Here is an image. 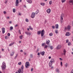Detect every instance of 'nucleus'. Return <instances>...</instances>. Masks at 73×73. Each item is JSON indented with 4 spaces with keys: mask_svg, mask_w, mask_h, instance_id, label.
<instances>
[{
    "mask_svg": "<svg viewBox=\"0 0 73 73\" xmlns=\"http://www.w3.org/2000/svg\"><path fill=\"white\" fill-rule=\"evenodd\" d=\"M21 69H19V70H18V73H23V72H24V71H23V69H24V66H23V65H22V66L21 68Z\"/></svg>",
    "mask_w": 73,
    "mask_h": 73,
    "instance_id": "obj_1",
    "label": "nucleus"
},
{
    "mask_svg": "<svg viewBox=\"0 0 73 73\" xmlns=\"http://www.w3.org/2000/svg\"><path fill=\"white\" fill-rule=\"evenodd\" d=\"M1 67L2 68V69L3 70L4 69H5V68H6V65L5 64V62H3Z\"/></svg>",
    "mask_w": 73,
    "mask_h": 73,
    "instance_id": "obj_2",
    "label": "nucleus"
},
{
    "mask_svg": "<svg viewBox=\"0 0 73 73\" xmlns=\"http://www.w3.org/2000/svg\"><path fill=\"white\" fill-rule=\"evenodd\" d=\"M30 66L29 64V62H27L25 64V67L26 68H28V67H29Z\"/></svg>",
    "mask_w": 73,
    "mask_h": 73,
    "instance_id": "obj_3",
    "label": "nucleus"
},
{
    "mask_svg": "<svg viewBox=\"0 0 73 73\" xmlns=\"http://www.w3.org/2000/svg\"><path fill=\"white\" fill-rule=\"evenodd\" d=\"M70 29V26L68 25V26L67 27H65V30H68V31H69V29Z\"/></svg>",
    "mask_w": 73,
    "mask_h": 73,
    "instance_id": "obj_4",
    "label": "nucleus"
},
{
    "mask_svg": "<svg viewBox=\"0 0 73 73\" xmlns=\"http://www.w3.org/2000/svg\"><path fill=\"white\" fill-rule=\"evenodd\" d=\"M45 33V31H44V30H42L41 31V36L42 37L44 35V33Z\"/></svg>",
    "mask_w": 73,
    "mask_h": 73,
    "instance_id": "obj_5",
    "label": "nucleus"
},
{
    "mask_svg": "<svg viewBox=\"0 0 73 73\" xmlns=\"http://www.w3.org/2000/svg\"><path fill=\"white\" fill-rule=\"evenodd\" d=\"M51 12V10L50 9H48L46 10V12L47 13L49 14Z\"/></svg>",
    "mask_w": 73,
    "mask_h": 73,
    "instance_id": "obj_6",
    "label": "nucleus"
},
{
    "mask_svg": "<svg viewBox=\"0 0 73 73\" xmlns=\"http://www.w3.org/2000/svg\"><path fill=\"white\" fill-rule=\"evenodd\" d=\"M35 13H33L31 15V17L32 18H34L35 16Z\"/></svg>",
    "mask_w": 73,
    "mask_h": 73,
    "instance_id": "obj_7",
    "label": "nucleus"
},
{
    "mask_svg": "<svg viewBox=\"0 0 73 73\" xmlns=\"http://www.w3.org/2000/svg\"><path fill=\"white\" fill-rule=\"evenodd\" d=\"M70 5H73V0H70L69 2Z\"/></svg>",
    "mask_w": 73,
    "mask_h": 73,
    "instance_id": "obj_8",
    "label": "nucleus"
},
{
    "mask_svg": "<svg viewBox=\"0 0 73 73\" xmlns=\"http://www.w3.org/2000/svg\"><path fill=\"white\" fill-rule=\"evenodd\" d=\"M40 54L42 55V56H44L45 55V51H43L40 52Z\"/></svg>",
    "mask_w": 73,
    "mask_h": 73,
    "instance_id": "obj_9",
    "label": "nucleus"
},
{
    "mask_svg": "<svg viewBox=\"0 0 73 73\" xmlns=\"http://www.w3.org/2000/svg\"><path fill=\"white\" fill-rule=\"evenodd\" d=\"M27 3H30V4H32V1L31 0H27Z\"/></svg>",
    "mask_w": 73,
    "mask_h": 73,
    "instance_id": "obj_10",
    "label": "nucleus"
},
{
    "mask_svg": "<svg viewBox=\"0 0 73 73\" xmlns=\"http://www.w3.org/2000/svg\"><path fill=\"white\" fill-rule=\"evenodd\" d=\"M25 33H26V34H27V35H31V33L27 31L25 32Z\"/></svg>",
    "mask_w": 73,
    "mask_h": 73,
    "instance_id": "obj_11",
    "label": "nucleus"
},
{
    "mask_svg": "<svg viewBox=\"0 0 73 73\" xmlns=\"http://www.w3.org/2000/svg\"><path fill=\"white\" fill-rule=\"evenodd\" d=\"M2 33L4 34V33H5V28H2Z\"/></svg>",
    "mask_w": 73,
    "mask_h": 73,
    "instance_id": "obj_12",
    "label": "nucleus"
},
{
    "mask_svg": "<svg viewBox=\"0 0 73 73\" xmlns=\"http://www.w3.org/2000/svg\"><path fill=\"white\" fill-rule=\"evenodd\" d=\"M61 48V46L60 45H58V46L56 47V49H59Z\"/></svg>",
    "mask_w": 73,
    "mask_h": 73,
    "instance_id": "obj_13",
    "label": "nucleus"
},
{
    "mask_svg": "<svg viewBox=\"0 0 73 73\" xmlns=\"http://www.w3.org/2000/svg\"><path fill=\"white\" fill-rule=\"evenodd\" d=\"M70 33L69 32H67L66 34V36H70Z\"/></svg>",
    "mask_w": 73,
    "mask_h": 73,
    "instance_id": "obj_14",
    "label": "nucleus"
},
{
    "mask_svg": "<svg viewBox=\"0 0 73 73\" xmlns=\"http://www.w3.org/2000/svg\"><path fill=\"white\" fill-rule=\"evenodd\" d=\"M49 65L50 67H51L52 65V62H50L49 63Z\"/></svg>",
    "mask_w": 73,
    "mask_h": 73,
    "instance_id": "obj_15",
    "label": "nucleus"
},
{
    "mask_svg": "<svg viewBox=\"0 0 73 73\" xmlns=\"http://www.w3.org/2000/svg\"><path fill=\"white\" fill-rule=\"evenodd\" d=\"M18 4H19V0H16V5L18 6Z\"/></svg>",
    "mask_w": 73,
    "mask_h": 73,
    "instance_id": "obj_16",
    "label": "nucleus"
},
{
    "mask_svg": "<svg viewBox=\"0 0 73 73\" xmlns=\"http://www.w3.org/2000/svg\"><path fill=\"white\" fill-rule=\"evenodd\" d=\"M49 42H50V40H46V44L48 45L49 44Z\"/></svg>",
    "mask_w": 73,
    "mask_h": 73,
    "instance_id": "obj_17",
    "label": "nucleus"
},
{
    "mask_svg": "<svg viewBox=\"0 0 73 73\" xmlns=\"http://www.w3.org/2000/svg\"><path fill=\"white\" fill-rule=\"evenodd\" d=\"M14 53H15V52H14V51H13L11 53V54H10V56H13Z\"/></svg>",
    "mask_w": 73,
    "mask_h": 73,
    "instance_id": "obj_18",
    "label": "nucleus"
},
{
    "mask_svg": "<svg viewBox=\"0 0 73 73\" xmlns=\"http://www.w3.org/2000/svg\"><path fill=\"white\" fill-rule=\"evenodd\" d=\"M63 52L64 55H65V54L66 53V51L65 49H64L63 50Z\"/></svg>",
    "mask_w": 73,
    "mask_h": 73,
    "instance_id": "obj_19",
    "label": "nucleus"
},
{
    "mask_svg": "<svg viewBox=\"0 0 73 73\" xmlns=\"http://www.w3.org/2000/svg\"><path fill=\"white\" fill-rule=\"evenodd\" d=\"M55 27L56 29H58V25L56 24L55 25Z\"/></svg>",
    "mask_w": 73,
    "mask_h": 73,
    "instance_id": "obj_20",
    "label": "nucleus"
},
{
    "mask_svg": "<svg viewBox=\"0 0 73 73\" xmlns=\"http://www.w3.org/2000/svg\"><path fill=\"white\" fill-rule=\"evenodd\" d=\"M41 31H38L37 32V34L38 35H40L41 34Z\"/></svg>",
    "mask_w": 73,
    "mask_h": 73,
    "instance_id": "obj_21",
    "label": "nucleus"
},
{
    "mask_svg": "<svg viewBox=\"0 0 73 73\" xmlns=\"http://www.w3.org/2000/svg\"><path fill=\"white\" fill-rule=\"evenodd\" d=\"M39 12V10H37L35 12V13L36 14H38V13Z\"/></svg>",
    "mask_w": 73,
    "mask_h": 73,
    "instance_id": "obj_22",
    "label": "nucleus"
},
{
    "mask_svg": "<svg viewBox=\"0 0 73 73\" xmlns=\"http://www.w3.org/2000/svg\"><path fill=\"white\" fill-rule=\"evenodd\" d=\"M50 62H54V59H51Z\"/></svg>",
    "mask_w": 73,
    "mask_h": 73,
    "instance_id": "obj_23",
    "label": "nucleus"
},
{
    "mask_svg": "<svg viewBox=\"0 0 73 73\" xmlns=\"http://www.w3.org/2000/svg\"><path fill=\"white\" fill-rule=\"evenodd\" d=\"M13 44H14V42H12L11 44H9V46H11V45H13Z\"/></svg>",
    "mask_w": 73,
    "mask_h": 73,
    "instance_id": "obj_24",
    "label": "nucleus"
},
{
    "mask_svg": "<svg viewBox=\"0 0 73 73\" xmlns=\"http://www.w3.org/2000/svg\"><path fill=\"white\" fill-rule=\"evenodd\" d=\"M49 35L50 36H53V33H50Z\"/></svg>",
    "mask_w": 73,
    "mask_h": 73,
    "instance_id": "obj_25",
    "label": "nucleus"
},
{
    "mask_svg": "<svg viewBox=\"0 0 73 73\" xmlns=\"http://www.w3.org/2000/svg\"><path fill=\"white\" fill-rule=\"evenodd\" d=\"M40 5H41L44 6L45 5V3H40Z\"/></svg>",
    "mask_w": 73,
    "mask_h": 73,
    "instance_id": "obj_26",
    "label": "nucleus"
},
{
    "mask_svg": "<svg viewBox=\"0 0 73 73\" xmlns=\"http://www.w3.org/2000/svg\"><path fill=\"white\" fill-rule=\"evenodd\" d=\"M71 45V42H68V46H69V45Z\"/></svg>",
    "mask_w": 73,
    "mask_h": 73,
    "instance_id": "obj_27",
    "label": "nucleus"
},
{
    "mask_svg": "<svg viewBox=\"0 0 73 73\" xmlns=\"http://www.w3.org/2000/svg\"><path fill=\"white\" fill-rule=\"evenodd\" d=\"M29 29H30L31 30H33V28H32L31 27V26H29Z\"/></svg>",
    "mask_w": 73,
    "mask_h": 73,
    "instance_id": "obj_28",
    "label": "nucleus"
},
{
    "mask_svg": "<svg viewBox=\"0 0 73 73\" xmlns=\"http://www.w3.org/2000/svg\"><path fill=\"white\" fill-rule=\"evenodd\" d=\"M65 67H66H66H67V66H68V64L67 63H66L65 64Z\"/></svg>",
    "mask_w": 73,
    "mask_h": 73,
    "instance_id": "obj_29",
    "label": "nucleus"
},
{
    "mask_svg": "<svg viewBox=\"0 0 73 73\" xmlns=\"http://www.w3.org/2000/svg\"><path fill=\"white\" fill-rule=\"evenodd\" d=\"M52 1H49V4L50 5H51V4H52Z\"/></svg>",
    "mask_w": 73,
    "mask_h": 73,
    "instance_id": "obj_30",
    "label": "nucleus"
},
{
    "mask_svg": "<svg viewBox=\"0 0 73 73\" xmlns=\"http://www.w3.org/2000/svg\"><path fill=\"white\" fill-rule=\"evenodd\" d=\"M62 3H65V1H66V0H62Z\"/></svg>",
    "mask_w": 73,
    "mask_h": 73,
    "instance_id": "obj_31",
    "label": "nucleus"
},
{
    "mask_svg": "<svg viewBox=\"0 0 73 73\" xmlns=\"http://www.w3.org/2000/svg\"><path fill=\"white\" fill-rule=\"evenodd\" d=\"M13 12L14 13L16 12V9H13Z\"/></svg>",
    "mask_w": 73,
    "mask_h": 73,
    "instance_id": "obj_32",
    "label": "nucleus"
},
{
    "mask_svg": "<svg viewBox=\"0 0 73 73\" xmlns=\"http://www.w3.org/2000/svg\"><path fill=\"white\" fill-rule=\"evenodd\" d=\"M10 30L11 31V30H12V29H13V27H10Z\"/></svg>",
    "mask_w": 73,
    "mask_h": 73,
    "instance_id": "obj_33",
    "label": "nucleus"
},
{
    "mask_svg": "<svg viewBox=\"0 0 73 73\" xmlns=\"http://www.w3.org/2000/svg\"><path fill=\"white\" fill-rule=\"evenodd\" d=\"M23 35H21L20 36V39H22V38H23Z\"/></svg>",
    "mask_w": 73,
    "mask_h": 73,
    "instance_id": "obj_34",
    "label": "nucleus"
},
{
    "mask_svg": "<svg viewBox=\"0 0 73 73\" xmlns=\"http://www.w3.org/2000/svg\"><path fill=\"white\" fill-rule=\"evenodd\" d=\"M56 72H59V70L58 69H56Z\"/></svg>",
    "mask_w": 73,
    "mask_h": 73,
    "instance_id": "obj_35",
    "label": "nucleus"
},
{
    "mask_svg": "<svg viewBox=\"0 0 73 73\" xmlns=\"http://www.w3.org/2000/svg\"><path fill=\"white\" fill-rule=\"evenodd\" d=\"M25 21L26 22H28L29 21V20L27 19H25Z\"/></svg>",
    "mask_w": 73,
    "mask_h": 73,
    "instance_id": "obj_36",
    "label": "nucleus"
},
{
    "mask_svg": "<svg viewBox=\"0 0 73 73\" xmlns=\"http://www.w3.org/2000/svg\"><path fill=\"white\" fill-rule=\"evenodd\" d=\"M7 2H8V0H6V1L5 2V4H7Z\"/></svg>",
    "mask_w": 73,
    "mask_h": 73,
    "instance_id": "obj_37",
    "label": "nucleus"
},
{
    "mask_svg": "<svg viewBox=\"0 0 73 73\" xmlns=\"http://www.w3.org/2000/svg\"><path fill=\"white\" fill-rule=\"evenodd\" d=\"M50 48L51 49H53V46H50Z\"/></svg>",
    "mask_w": 73,
    "mask_h": 73,
    "instance_id": "obj_38",
    "label": "nucleus"
},
{
    "mask_svg": "<svg viewBox=\"0 0 73 73\" xmlns=\"http://www.w3.org/2000/svg\"><path fill=\"white\" fill-rule=\"evenodd\" d=\"M60 65L61 66H62V62H60Z\"/></svg>",
    "mask_w": 73,
    "mask_h": 73,
    "instance_id": "obj_39",
    "label": "nucleus"
},
{
    "mask_svg": "<svg viewBox=\"0 0 73 73\" xmlns=\"http://www.w3.org/2000/svg\"><path fill=\"white\" fill-rule=\"evenodd\" d=\"M18 64L19 65H21V62H20L18 63Z\"/></svg>",
    "mask_w": 73,
    "mask_h": 73,
    "instance_id": "obj_40",
    "label": "nucleus"
},
{
    "mask_svg": "<svg viewBox=\"0 0 73 73\" xmlns=\"http://www.w3.org/2000/svg\"><path fill=\"white\" fill-rule=\"evenodd\" d=\"M55 32L56 33H58V31L57 30H55Z\"/></svg>",
    "mask_w": 73,
    "mask_h": 73,
    "instance_id": "obj_41",
    "label": "nucleus"
},
{
    "mask_svg": "<svg viewBox=\"0 0 73 73\" xmlns=\"http://www.w3.org/2000/svg\"><path fill=\"white\" fill-rule=\"evenodd\" d=\"M47 45H46L44 47V48H47Z\"/></svg>",
    "mask_w": 73,
    "mask_h": 73,
    "instance_id": "obj_42",
    "label": "nucleus"
},
{
    "mask_svg": "<svg viewBox=\"0 0 73 73\" xmlns=\"http://www.w3.org/2000/svg\"><path fill=\"white\" fill-rule=\"evenodd\" d=\"M19 33L20 34H21V32L20 31V30H19L18 31Z\"/></svg>",
    "mask_w": 73,
    "mask_h": 73,
    "instance_id": "obj_43",
    "label": "nucleus"
},
{
    "mask_svg": "<svg viewBox=\"0 0 73 73\" xmlns=\"http://www.w3.org/2000/svg\"><path fill=\"white\" fill-rule=\"evenodd\" d=\"M39 50H38V49H37V50L36 51V53H37V52H38Z\"/></svg>",
    "mask_w": 73,
    "mask_h": 73,
    "instance_id": "obj_44",
    "label": "nucleus"
},
{
    "mask_svg": "<svg viewBox=\"0 0 73 73\" xmlns=\"http://www.w3.org/2000/svg\"><path fill=\"white\" fill-rule=\"evenodd\" d=\"M69 41V40H68V39L66 41V42L67 43Z\"/></svg>",
    "mask_w": 73,
    "mask_h": 73,
    "instance_id": "obj_45",
    "label": "nucleus"
},
{
    "mask_svg": "<svg viewBox=\"0 0 73 73\" xmlns=\"http://www.w3.org/2000/svg\"><path fill=\"white\" fill-rule=\"evenodd\" d=\"M45 45V44L43 43L42 44V46H44Z\"/></svg>",
    "mask_w": 73,
    "mask_h": 73,
    "instance_id": "obj_46",
    "label": "nucleus"
},
{
    "mask_svg": "<svg viewBox=\"0 0 73 73\" xmlns=\"http://www.w3.org/2000/svg\"><path fill=\"white\" fill-rule=\"evenodd\" d=\"M61 17L62 20H63V18H62V15L61 16Z\"/></svg>",
    "mask_w": 73,
    "mask_h": 73,
    "instance_id": "obj_47",
    "label": "nucleus"
},
{
    "mask_svg": "<svg viewBox=\"0 0 73 73\" xmlns=\"http://www.w3.org/2000/svg\"><path fill=\"white\" fill-rule=\"evenodd\" d=\"M30 57H33V55H32V54H31Z\"/></svg>",
    "mask_w": 73,
    "mask_h": 73,
    "instance_id": "obj_48",
    "label": "nucleus"
},
{
    "mask_svg": "<svg viewBox=\"0 0 73 73\" xmlns=\"http://www.w3.org/2000/svg\"><path fill=\"white\" fill-rule=\"evenodd\" d=\"M3 13H4V14H6V13H7V12H6V11H4L3 12Z\"/></svg>",
    "mask_w": 73,
    "mask_h": 73,
    "instance_id": "obj_49",
    "label": "nucleus"
},
{
    "mask_svg": "<svg viewBox=\"0 0 73 73\" xmlns=\"http://www.w3.org/2000/svg\"><path fill=\"white\" fill-rule=\"evenodd\" d=\"M40 53H39V52H38L37 55H38V56H40Z\"/></svg>",
    "mask_w": 73,
    "mask_h": 73,
    "instance_id": "obj_50",
    "label": "nucleus"
},
{
    "mask_svg": "<svg viewBox=\"0 0 73 73\" xmlns=\"http://www.w3.org/2000/svg\"><path fill=\"white\" fill-rule=\"evenodd\" d=\"M52 28H53V29H54V26H52Z\"/></svg>",
    "mask_w": 73,
    "mask_h": 73,
    "instance_id": "obj_51",
    "label": "nucleus"
},
{
    "mask_svg": "<svg viewBox=\"0 0 73 73\" xmlns=\"http://www.w3.org/2000/svg\"><path fill=\"white\" fill-rule=\"evenodd\" d=\"M10 33H8V36H10Z\"/></svg>",
    "mask_w": 73,
    "mask_h": 73,
    "instance_id": "obj_52",
    "label": "nucleus"
},
{
    "mask_svg": "<svg viewBox=\"0 0 73 73\" xmlns=\"http://www.w3.org/2000/svg\"><path fill=\"white\" fill-rule=\"evenodd\" d=\"M59 60H60L61 61H62V59L61 58H59Z\"/></svg>",
    "mask_w": 73,
    "mask_h": 73,
    "instance_id": "obj_53",
    "label": "nucleus"
},
{
    "mask_svg": "<svg viewBox=\"0 0 73 73\" xmlns=\"http://www.w3.org/2000/svg\"><path fill=\"white\" fill-rule=\"evenodd\" d=\"M33 68H31V71H33Z\"/></svg>",
    "mask_w": 73,
    "mask_h": 73,
    "instance_id": "obj_54",
    "label": "nucleus"
},
{
    "mask_svg": "<svg viewBox=\"0 0 73 73\" xmlns=\"http://www.w3.org/2000/svg\"><path fill=\"white\" fill-rule=\"evenodd\" d=\"M46 20L44 21V24H46Z\"/></svg>",
    "mask_w": 73,
    "mask_h": 73,
    "instance_id": "obj_55",
    "label": "nucleus"
},
{
    "mask_svg": "<svg viewBox=\"0 0 73 73\" xmlns=\"http://www.w3.org/2000/svg\"><path fill=\"white\" fill-rule=\"evenodd\" d=\"M23 51L22 50H20V52H23Z\"/></svg>",
    "mask_w": 73,
    "mask_h": 73,
    "instance_id": "obj_56",
    "label": "nucleus"
},
{
    "mask_svg": "<svg viewBox=\"0 0 73 73\" xmlns=\"http://www.w3.org/2000/svg\"><path fill=\"white\" fill-rule=\"evenodd\" d=\"M48 58H49V59H50L51 58V57H50V56H49V57H48Z\"/></svg>",
    "mask_w": 73,
    "mask_h": 73,
    "instance_id": "obj_57",
    "label": "nucleus"
},
{
    "mask_svg": "<svg viewBox=\"0 0 73 73\" xmlns=\"http://www.w3.org/2000/svg\"><path fill=\"white\" fill-rule=\"evenodd\" d=\"M9 24H12V22L11 21H10L9 22Z\"/></svg>",
    "mask_w": 73,
    "mask_h": 73,
    "instance_id": "obj_58",
    "label": "nucleus"
},
{
    "mask_svg": "<svg viewBox=\"0 0 73 73\" xmlns=\"http://www.w3.org/2000/svg\"><path fill=\"white\" fill-rule=\"evenodd\" d=\"M17 26H18V25H16L15 26V27H17Z\"/></svg>",
    "mask_w": 73,
    "mask_h": 73,
    "instance_id": "obj_59",
    "label": "nucleus"
},
{
    "mask_svg": "<svg viewBox=\"0 0 73 73\" xmlns=\"http://www.w3.org/2000/svg\"><path fill=\"white\" fill-rule=\"evenodd\" d=\"M19 16H21V14L20 13H19Z\"/></svg>",
    "mask_w": 73,
    "mask_h": 73,
    "instance_id": "obj_60",
    "label": "nucleus"
},
{
    "mask_svg": "<svg viewBox=\"0 0 73 73\" xmlns=\"http://www.w3.org/2000/svg\"><path fill=\"white\" fill-rule=\"evenodd\" d=\"M24 54H25V55H26V54H27V53H24Z\"/></svg>",
    "mask_w": 73,
    "mask_h": 73,
    "instance_id": "obj_61",
    "label": "nucleus"
},
{
    "mask_svg": "<svg viewBox=\"0 0 73 73\" xmlns=\"http://www.w3.org/2000/svg\"><path fill=\"white\" fill-rule=\"evenodd\" d=\"M7 19H9V17H7Z\"/></svg>",
    "mask_w": 73,
    "mask_h": 73,
    "instance_id": "obj_62",
    "label": "nucleus"
},
{
    "mask_svg": "<svg viewBox=\"0 0 73 73\" xmlns=\"http://www.w3.org/2000/svg\"><path fill=\"white\" fill-rule=\"evenodd\" d=\"M71 53H72V54H73V52H72Z\"/></svg>",
    "mask_w": 73,
    "mask_h": 73,
    "instance_id": "obj_63",
    "label": "nucleus"
},
{
    "mask_svg": "<svg viewBox=\"0 0 73 73\" xmlns=\"http://www.w3.org/2000/svg\"><path fill=\"white\" fill-rule=\"evenodd\" d=\"M15 73H19L17 72H16Z\"/></svg>",
    "mask_w": 73,
    "mask_h": 73,
    "instance_id": "obj_64",
    "label": "nucleus"
}]
</instances>
